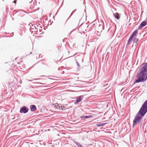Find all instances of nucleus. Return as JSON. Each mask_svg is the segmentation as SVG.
Here are the masks:
<instances>
[{
    "instance_id": "nucleus-1",
    "label": "nucleus",
    "mask_w": 147,
    "mask_h": 147,
    "mask_svg": "<svg viewBox=\"0 0 147 147\" xmlns=\"http://www.w3.org/2000/svg\"><path fill=\"white\" fill-rule=\"evenodd\" d=\"M147 112V100L144 102L135 117L133 121V127L136 125L138 123L140 124L141 126L142 123L141 121L142 118L145 115Z\"/></svg>"
},
{
    "instance_id": "nucleus-2",
    "label": "nucleus",
    "mask_w": 147,
    "mask_h": 147,
    "mask_svg": "<svg viewBox=\"0 0 147 147\" xmlns=\"http://www.w3.org/2000/svg\"><path fill=\"white\" fill-rule=\"evenodd\" d=\"M137 79L134 82V84L136 83L143 82L147 79V63L142 64L138 70L137 74Z\"/></svg>"
},
{
    "instance_id": "nucleus-3",
    "label": "nucleus",
    "mask_w": 147,
    "mask_h": 147,
    "mask_svg": "<svg viewBox=\"0 0 147 147\" xmlns=\"http://www.w3.org/2000/svg\"><path fill=\"white\" fill-rule=\"evenodd\" d=\"M29 111V109L26 106H24L21 107L20 110V112L21 113H26Z\"/></svg>"
},
{
    "instance_id": "nucleus-4",
    "label": "nucleus",
    "mask_w": 147,
    "mask_h": 147,
    "mask_svg": "<svg viewBox=\"0 0 147 147\" xmlns=\"http://www.w3.org/2000/svg\"><path fill=\"white\" fill-rule=\"evenodd\" d=\"M147 24V20L146 19L144 21H143L141 23L138 27L139 29L142 28L146 26Z\"/></svg>"
},
{
    "instance_id": "nucleus-5",
    "label": "nucleus",
    "mask_w": 147,
    "mask_h": 147,
    "mask_svg": "<svg viewBox=\"0 0 147 147\" xmlns=\"http://www.w3.org/2000/svg\"><path fill=\"white\" fill-rule=\"evenodd\" d=\"M83 96H80L77 97L76 98V101L75 102V104L77 105L83 99Z\"/></svg>"
},
{
    "instance_id": "nucleus-6",
    "label": "nucleus",
    "mask_w": 147,
    "mask_h": 147,
    "mask_svg": "<svg viewBox=\"0 0 147 147\" xmlns=\"http://www.w3.org/2000/svg\"><path fill=\"white\" fill-rule=\"evenodd\" d=\"M30 110L32 111H34L36 110L37 108L35 105H32L30 106Z\"/></svg>"
},
{
    "instance_id": "nucleus-7",
    "label": "nucleus",
    "mask_w": 147,
    "mask_h": 147,
    "mask_svg": "<svg viewBox=\"0 0 147 147\" xmlns=\"http://www.w3.org/2000/svg\"><path fill=\"white\" fill-rule=\"evenodd\" d=\"M138 29H136L132 33V34L130 36L131 37L133 38L134 37L136 36L137 34H138Z\"/></svg>"
},
{
    "instance_id": "nucleus-8",
    "label": "nucleus",
    "mask_w": 147,
    "mask_h": 147,
    "mask_svg": "<svg viewBox=\"0 0 147 147\" xmlns=\"http://www.w3.org/2000/svg\"><path fill=\"white\" fill-rule=\"evenodd\" d=\"M38 27V26L36 25L35 24H34V25H32V26H31L30 28V31L32 32V30H33L36 29L37 27Z\"/></svg>"
},
{
    "instance_id": "nucleus-9",
    "label": "nucleus",
    "mask_w": 147,
    "mask_h": 147,
    "mask_svg": "<svg viewBox=\"0 0 147 147\" xmlns=\"http://www.w3.org/2000/svg\"><path fill=\"white\" fill-rule=\"evenodd\" d=\"M92 117V115H89L81 116L80 118H81L82 119H87L91 118Z\"/></svg>"
},
{
    "instance_id": "nucleus-10",
    "label": "nucleus",
    "mask_w": 147,
    "mask_h": 147,
    "mask_svg": "<svg viewBox=\"0 0 147 147\" xmlns=\"http://www.w3.org/2000/svg\"><path fill=\"white\" fill-rule=\"evenodd\" d=\"M113 15L117 19L119 20L120 18V16L119 13H114Z\"/></svg>"
},
{
    "instance_id": "nucleus-11",
    "label": "nucleus",
    "mask_w": 147,
    "mask_h": 147,
    "mask_svg": "<svg viewBox=\"0 0 147 147\" xmlns=\"http://www.w3.org/2000/svg\"><path fill=\"white\" fill-rule=\"evenodd\" d=\"M107 123H103L101 122H99L98 123L96 124V126L98 127H100V126H104Z\"/></svg>"
},
{
    "instance_id": "nucleus-12",
    "label": "nucleus",
    "mask_w": 147,
    "mask_h": 147,
    "mask_svg": "<svg viewBox=\"0 0 147 147\" xmlns=\"http://www.w3.org/2000/svg\"><path fill=\"white\" fill-rule=\"evenodd\" d=\"M85 28V30H86V27H87V24H82L79 27V29H80L82 28Z\"/></svg>"
},
{
    "instance_id": "nucleus-13",
    "label": "nucleus",
    "mask_w": 147,
    "mask_h": 147,
    "mask_svg": "<svg viewBox=\"0 0 147 147\" xmlns=\"http://www.w3.org/2000/svg\"><path fill=\"white\" fill-rule=\"evenodd\" d=\"M74 142L76 145L78 147H83V146L81 145L79 143L76 141H74Z\"/></svg>"
},
{
    "instance_id": "nucleus-14",
    "label": "nucleus",
    "mask_w": 147,
    "mask_h": 147,
    "mask_svg": "<svg viewBox=\"0 0 147 147\" xmlns=\"http://www.w3.org/2000/svg\"><path fill=\"white\" fill-rule=\"evenodd\" d=\"M78 61L80 62L83 63V60L82 57H78L77 58Z\"/></svg>"
},
{
    "instance_id": "nucleus-15",
    "label": "nucleus",
    "mask_w": 147,
    "mask_h": 147,
    "mask_svg": "<svg viewBox=\"0 0 147 147\" xmlns=\"http://www.w3.org/2000/svg\"><path fill=\"white\" fill-rule=\"evenodd\" d=\"M133 38L130 36L129 37L128 41H127V45H129L130 44V42L132 40Z\"/></svg>"
},
{
    "instance_id": "nucleus-16",
    "label": "nucleus",
    "mask_w": 147,
    "mask_h": 147,
    "mask_svg": "<svg viewBox=\"0 0 147 147\" xmlns=\"http://www.w3.org/2000/svg\"><path fill=\"white\" fill-rule=\"evenodd\" d=\"M138 39L137 38H135L133 39V42L134 43H136L138 42Z\"/></svg>"
},
{
    "instance_id": "nucleus-17",
    "label": "nucleus",
    "mask_w": 147,
    "mask_h": 147,
    "mask_svg": "<svg viewBox=\"0 0 147 147\" xmlns=\"http://www.w3.org/2000/svg\"><path fill=\"white\" fill-rule=\"evenodd\" d=\"M76 9H75L71 13L70 16L68 18V19H69V18L71 16L74 14V13L76 11Z\"/></svg>"
},
{
    "instance_id": "nucleus-18",
    "label": "nucleus",
    "mask_w": 147,
    "mask_h": 147,
    "mask_svg": "<svg viewBox=\"0 0 147 147\" xmlns=\"http://www.w3.org/2000/svg\"><path fill=\"white\" fill-rule=\"evenodd\" d=\"M64 108V106H59V108L60 110H63V109Z\"/></svg>"
},
{
    "instance_id": "nucleus-19",
    "label": "nucleus",
    "mask_w": 147,
    "mask_h": 147,
    "mask_svg": "<svg viewBox=\"0 0 147 147\" xmlns=\"http://www.w3.org/2000/svg\"><path fill=\"white\" fill-rule=\"evenodd\" d=\"M34 32H38V28H37V27L36 28V29L33 30H32V32H34Z\"/></svg>"
},
{
    "instance_id": "nucleus-20",
    "label": "nucleus",
    "mask_w": 147,
    "mask_h": 147,
    "mask_svg": "<svg viewBox=\"0 0 147 147\" xmlns=\"http://www.w3.org/2000/svg\"><path fill=\"white\" fill-rule=\"evenodd\" d=\"M76 63H77V65L78 66V67H80V65H79V63H78V61H76Z\"/></svg>"
},
{
    "instance_id": "nucleus-21",
    "label": "nucleus",
    "mask_w": 147,
    "mask_h": 147,
    "mask_svg": "<svg viewBox=\"0 0 147 147\" xmlns=\"http://www.w3.org/2000/svg\"><path fill=\"white\" fill-rule=\"evenodd\" d=\"M16 0H15L13 2V3H14L15 4H16Z\"/></svg>"
},
{
    "instance_id": "nucleus-22",
    "label": "nucleus",
    "mask_w": 147,
    "mask_h": 147,
    "mask_svg": "<svg viewBox=\"0 0 147 147\" xmlns=\"http://www.w3.org/2000/svg\"><path fill=\"white\" fill-rule=\"evenodd\" d=\"M42 30V29H39V32H41Z\"/></svg>"
},
{
    "instance_id": "nucleus-23",
    "label": "nucleus",
    "mask_w": 147,
    "mask_h": 147,
    "mask_svg": "<svg viewBox=\"0 0 147 147\" xmlns=\"http://www.w3.org/2000/svg\"><path fill=\"white\" fill-rule=\"evenodd\" d=\"M39 83L40 84H42V85H44V84H43L42 83Z\"/></svg>"
},
{
    "instance_id": "nucleus-24",
    "label": "nucleus",
    "mask_w": 147,
    "mask_h": 147,
    "mask_svg": "<svg viewBox=\"0 0 147 147\" xmlns=\"http://www.w3.org/2000/svg\"><path fill=\"white\" fill-rule=\"evenodd\" d=\"M39 79H34V80H38Z\"/></svg>"
},
{
    "instance_id": "nucleus-25",
    "label": "nucleus",
    "mask_w": 147,
    "mask_h": 147,
    "mask_svg": "<svg viewBox=\"0 0 147 147\" xmlns=\"http://www.w3.org/2000/svg\"><path fill=\"white\" fill-rule=\"evenodd\" d=\"M32 0H31L29 2L30 3H31L32 2Z\"/></svg>"
},
{
    "instance_id": "nucleus-26",
    "label": "nucleus",
    "mask_w": 147,
    "mask_h": 147,
    "mask_svg": "<svg viewBox=\"0 0 147 147\" xmlns=\"http://www.w3.org/2000/svg\"><path fill=\"white\" fill-rule=\"evenodd\" d=\"M29 81H30V82H31V81H32V80H29Z\"/></svg>"
},
{
    "instance_id": "nucleus-27",
    "label": "nucleus",
    "mask_w": 147,
    "mask_h": 147,
    "mask_svg": "<svg viewBox=\"0 0 147 147\" xmlns=\"http://www.w3.org/2000/svg\"><path fill=\"white\" fill-rule=\"evenodd\" d=\"M31 53H32V52H30V54H31Z\"/></svg>"
},
{
    "instance_id": "nucleus-28",
    "label": "nucleus",
    "mask_w": 147,
    "mask_h": 147,
    "mask_svg": "<svg viewBox=\"0 0 147 147\" xmlns=\"http://www.w3.org/2000/svg\"><path fill=\"white\" fill-rule=\"evenodd\" d=\"M58 70H59V68H58Z\"/></svg>"
}]
</instances>
